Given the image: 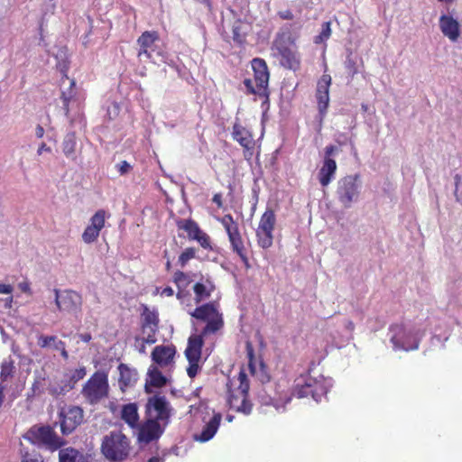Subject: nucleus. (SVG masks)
Masks as SVG:
<instances>
[{"label": "nucleus", "instance_id": "obj_8", "mask_svg": "<svg viewBox=\"0 0 462 462\" xmlns=\"http://www.w3.org/2000/svg\"><path fill=\"white\" fill-rule=\"evenodd\" d=\"M189 314L197 319L207 321V326L202 332L203 335L215 333L223 326L221 314L213 303L202 305L189 312Z\"/></svg>", "mask_w": 462, "mask_h": 462}, {"label": "nucleus", "instance_id": "obj_30", "mask_svg": "<svg viewBox=\"0 0 462 462\" xmlns=\"http://www.w3.org/2000/svg\"><path fill=\"white\" fill-rule=\"evenodd\" d=\"M76 144L75 134L69 133L66 134L62 142V151L67 158L75 160Z\"/></svg>", "mask_w": 462, "mask_h": 462}, {"label": "nucleus", "instance_id": "obj_3", "mask_svg": "<svg viewBox=\"0 0 462 462\" xmlns=\"http://www.w3.org/2000/svg\"><path fill=\"white\" fill-rule=\"evenodd\" d=\"M131 450L130 440L120 431L106 435L101 444L102 454L112 462H123Z\"/></svg>", "mask_w": 462, "mask_h": 462}, {"label": "nucleus", "instance_id": "obj_53", "mask_svg": "<svg viewBox=\"0 0 462 462\" xmlns=\"http://www.w3.org/2000/svg\"><path fill=\"white\" fill-rule=\"evenodd\" d=\"M12 372V365L8 363H3L1 366V378L5 380L10 375Z\"/></svg>", "mask_w": 462, "mask_h": 462}, {"label": "nucleus", "instance_id": "obj_2", "mask_svg": "<svg viewBox=\"0 0 462 462\" xmlns=\"http://www.w3.org/2000/svg\"><path fill=\"white\" fill-rule=\"evenodd\" d=\"M272 55L280 64L290 69H296L299 59L294 50V41L289 30L279 32L272 45Z\"/></svg>", "mask_w": 462, "mask_h": 462}, {"label": "nucleus", "instance_id": "obj_7", "mask_svg": "<svg viewBox=\"0 0 462 462\" xmlns=\"http://www.w3.org/2000/svg\"><path fill=\"white\" fill-rule=\"evenodd\" d=\"M254 79H245L244 84L252 94L266 96L269 82V72L265 61L262 59L252 60Z\"/></svg>", "mask_w": 462, "mask_h": 462}, {"label": "nucleus", "instance_id": "obj_57", "mask_svg": "<svg viewBox=\"0 0 462 462\" xmlns=\"http://www.w3.org/2000/svg\"><path fill=\"white\" fill-rule=\"evenodd\" d=\"M454 180H455V187H456L455 192H454L455 197H456V200L457 201H460V199H459V197L457 195V189H458V186H459V184L461 182V177L458 174H456L455 177H454Z\"/></svg>", "mask_w": 462, "mask_h": 462}, {"label": "nucleus", "instance_id": "obj_24", "mask_svg": "<svg viewBox=\"0 0 462 462\" xmlns=\"http://www.w3.org/2000/svg\"><path fill=\"white\" fill-rule=\"evenodd\" d=\"M248 368L252 375L255 376L262 383L269 382L270 376L266 371L264 364L263 362H259V364H256L254 361L252 349L248 350Z\"/></svg>", "mask_w": 462, "mask_h": 462}, {"label": "nucleus", "instance_id": "obj_52", "mask_svg": "<svg viewBox=\"0 0 462 462\" xmlns=\"http://www.w3.org/2000/svg\"><path fill=\"white\" fill-rule=\"evenodd\" d=\"M146 341L143 337H136L134 340V347L142 354L145 353Z\"/></svg>", "mask_w": 462, "mask_h": 462}, {"label": "nucleus", "instance_id": "obj_61", "mask_svg": "<svg viewBox=\"0 0 462 462\" xmlns=\"http://www.w3.org/2000/svg\"><path fill=\"white\" fill-rule=\"evenodd\" d=\"M18 287L21 291L23 292H29L30 291V285L27 282H23L18 284Z\"/></svg>", "mask_w": 462, "mask_h": 462}, {"label": "nucleus", "instance_id": "obj_47", "mask_svg": "<svg viewBox=\"0 0 462 462\" xmlns=\"http://www.w3.org/2000/svg\"><path fill=\"white\" fill-rule=\"evenodd\" d=\"M173 279L178 287H184L189 283L187 275L182 272H176Z\"/></svg>", "mask_w": 462, "mask_h": 462}, {"label": "nucleus", "instance_id": "obj_40", "mask_svg": "<svg viewBox=\"0 0 462 462\" xmlns=\"http://www.w3.org/2000/svg\"><path fill=\"white\" fill-rule=\"evenodd\" d=\"M157 331L158 327L145 328V326H142V337L149 345L154 344L157 341V338L155 337Z\"/></svg>", "mask_w": 462, "mask_h": 462}, {"label": "nucleus", "instance_id": "obj_1", "mask_svg": "<svg viewBox=\"0 0 462 462\" xmlns=\"http://www.w3.org/2000/svg\"><path fill=\"white\" fill-rule=\"evenodd\" d=\"M171 415L170 403L163 396H152L146 403L145 421L138 425V440L150 443L158 439L169 423Z\"/></svg>", "mask_w": 462, "mask_h": 462}, {"label": "nucleus", "instance_id": "obj_5", "mask_svg": "<svg viewBox=\"0 0 462 462\" xmlns=\"http://www.w3.org/2000/svg\"><path fill=\"white\" fill-rule=\"evenodd\" d=\"M362 180L359 174L346 175L337 183V198L345 208L352 207L359 199Z\"/></svg>", "mask_w": 462, "mask_h": 462}, {"label": "nucleus", "instance_id": "obj_34", "mask_svg": "<svg viewBox=\"0 0 462 462\" xmlns=\"http://www.w3.org/2000/svg\"><path fill=\"white\" fill-rule=\"evenodd\" d=\"M273 231L265 229H256L257 243L260 247L267 249L273 245Z\"/></svg>", "mask_w": 462, "mask_h": 462}, {"label": "nucleus", "instance_id": "obj_55", "mask_svg": "<svg viewBox=\"0 0 462 462\" xmlns=\"http://www.w3.org/2000/svg\"><path fill=\"white\" fill-rule=\"evenodd\" d=\"M278 15L283 20H292L294 17L293 14L290 10L280 11Z\"/></svg>", "mask_w": 462, "mask_h": 462}, {"label": "nucleus", "instance_id": "obj_21", "mask_svg": "<svg viewBox=\"0 0 462 462\" xmlns=\"http://www.w3.org/2000/svg\"><path fill=\"white\" fill-rule=\"evenodd\" d=\"M118 371L120 374L119 386L122 391H125L127 387H132L137 382L138 373L134 368L120 364Z\"/></svg>", "mask_w": 462, "mask_h": 462}, {"label": "nucleus", "instance_id": "obj_60", "mask_svg": "<svg viewBox=\"0 0 462 462\" xmlns=\"http://www.w3.org/2000/svg\"><path fill=\"white\" fill-rule=\"evenodd\" d=\"M212 200L214 203H216L217 205L218 208H222L223 203H222L221 194H219V193L215 194Z\"/></svg>", "mask_w": 462, "mask_h": 462}, {"label": "nucleus", "instance_id": "obj_38", "mask_svg": "<svg viewBox=\"0 0 462 462\" xmlns=\"http://www.w3.org/2000/svg\"><path fill=\"white\" fill-rule=\"evenodd\" d=\"M73 389V383H68L64 379L60 382V383H51L49 388V392L51 394L54 396L64 395L68 392Z\"/></svg>", "mask_w": 462, "mask_h": 462}, {"label": "nucleus", "instance_id": "obj_35", "mask_svg": "<svg viewBox=\"0 0 462 462\" xmlns=\"http://www.w3.org/2000/svg\"><path fill=\"white\" fill-rule=\"evenodd\" d=\"M249 25L240 20L236 21L232 27L233 39L238 43H242L248 32Z\"/></svg>", "mask_w": 462, "mask_h": 462}, {"label": "nucleus", "instance_id": "obj_14", "mask_svg": "<svg viewBox=\"0 0 462 462\" xmlns=\"http://www.w3.org/2000/svg\"><path fill=\"white\" fill-rule=\"evenodd\" d=\"M327 391L323 385L313 379H309L304 384L298 383L294 390V395L298 398L307 397L309 394L312 395V398L316 401H319V397L325 394Z\"/></svg>", "mask_w": 462, "mask_h": 462}, {"label": "nucleus", "instance_id": "obj_27", "mask_svg": "<svg viewBox=\"0 0 462 462\" xmlns=\"http://www.w3.org/2000/svg\"><path fill=\"white\" fill-rule=\"evenodd\" d=\"M147 375L148 377L145 383V390L147 393L152 392L150 389L151 386L161 387L166 383V378L162 374L156 366L152 365L148 370Z\"/></svg>", "mask_w": 462, "mask_h": 462}, {"label": "nucleus", "instance_id": "obj_41", "mask_svg": "<svg viewBox=\"0 0 462 462\" xmlns=\"http://www.w3.org/2000/svg\"><path fill=\"white\" fill-rule=\"evenodd\" d=\"M263 393H259V398L261 400V402L263 405H267V406L273 405L277 411H280L281 408H282V406L280 405L279 402L274 397H272L271 395H269L266 393L265 389H263Z\"/></svg>", "mask_w": 462, "mask_h": 462}, {"label": "nucleus", "instance_id": "obj_16", "mask_svg": "<svg viewBox=\"0 0 462 462\" xmlns=\"http://www.w3.org/2000/svg\"><path fill=\"white\" fill-rule=\"evenodd\" d=\"M331 85V77L328 74H323L317 84L316 97L320 114H325L329 103V87Z\"/></svg>", "mask_w": 462, "mask_h": 462}, {"label": "nucleus", "instance_id": "obj_51", "mask_svg": "<svg viewBox=\"0 0 462 462\" xmlns=\"http://www.w3.org/2000/svg\"><path fill=\"white\" fill-rule=\"evenodd\" d=\"M199 361H195V362H189V367L187 368V374L190 377V378H193L197 375L199 370V364H198Z\"/></svg>", "mask_w": 462, "mask_h": 462}, {"label": "nucleus", "instance_id": "obj_63", "mask_svg": "<svg viewBox=\"0 0 462 462\" xmlns=\"http://www.w3.org/2000/svg\"><path fill=\"white\" fill-rule=\"evenodd\" d=\"M79 337H80V339H81L82 341H84V342H89V341H90V339H91V336H90V334H88V333H86V334H80V335H79Z\"/></svg>", "mask_w": 462, "mask_h": 462}, {"label": "nucleus", "instance_id": "obj_32", "mask_svg": "<svg viewBox=\"0 0 462 462\" xmlns=\"http://www.w3.org/2000/svg\"><path fill=\"white\" fill-rule=\"evenodd\" d=\"M106 217H108V214L105 210L99 209L91 217L88 226H90L93 231H97L99 234L105 226Z\"/></svg>", "mask_w": 462, "mask_h": 462}, {"label": "nucleus", "instance_id": "obj_33", "mask_svg": "<svg viewBox=\"0 0 462 462\" xmlns=\"http://www.w3.org/2000/svg\"><path fill=\"white\" fill-rule=\"evenodd\" d=\"M276 223V217L273 209L268 208L262 215L258 226V229L274 230Z\"/></svg>", "mask_w": 462, "mask_h": 462}, {"label": "nucleus", "instance_id": "obj_54", "mask_svg": "<svg viewBox=\"0 0 462 462\" xmlns=\"http://www.w3.org/2000/svg\"><path fill=\"white\" fill-rule=\"evenodd\" d=\"M116 167L122 175L126 174L131 169V165L126 161L121 162Z\"/></svg>", "mask_w": 462, "mask_h": 462}, {"label": "nucleus", "instance_id": "obj_44", "mask_svg": "<svg viewBox=\"0 0 462 462\" xmlns=\"http://www.w3.org/2000/svg\"><path fill=\"white\" fill-rule=\"evenodd\" d=\"M196 251L194 248H187L179 257V263L183 267L190 259L195 257Z\"/></svg>", "mask_w": 462, "mask_h": 462}, {"label": "nucleus", "instance_id": "obj_10", "mask_svg": "<svg viewBox=\"0 0 462 462\" xmlns=\"http://www.w3.org/2000/svg\"><path fill=\"white\" fill-rule=\"evenodd\" d=\"M390 340L394 350H414L419 346L414 333L402 325H393L390 328Z\"/></svg>", "mask_w": 462, "mask_h": 462}, {"label": "nucleus", "instance_id": "obj_13", "mask_svg": "<svg viewBox=\"0 0 462 462\" xmlns=\"http://www.w3.org/2000/svg\"><path fill=\"white\" fill-rule=\"evenodd\" d=\"M60 428L64 435L71 433L83 420V410L78 406H69L60 411Z\"/></svg>", "mask_w": 462, "mask_h": 462}, {"label": "nucleus", "instance_id": "obj_28", "mask_svg": "<svg viewBox=\"0 0 462 462\" xmlns=\"http://www.w3.org/2000/svg\"><path fill=\"white\" fill-rule=\"evenodd\" d=\"M75 81L72 79L69 82V88L67 90L62 91L61 99L63 103V109L65 115L68 116L69 112L70 105H73L77 101V91L75 90Z\"/></svg>", "mask_w": 462, "mask_h": 462}, {"label": "nucleus", "instance_id": "obj_23", "mask_svg": "<svg viewBox=\"0 0 462 462\" xmlns=\"http://www.w3.org/2000/svg\"><path fill=\"white\" fill-rule=\"evenodd\" d=\"M233 138L240 143L241 146L249 150L253 148L254 141L247 129L238 123H235L232 132Z\"/></svg>", "mask_w": 462, "mask_h": 462}, {"label": "nucleus", "instance_id": "obj_43", "mask_svg": "<svg viewBox=\"0 0 462 462\" xmlns=\"http://www.w3.org/2000/svg\"><path fill=\"white\" fill-rule=\"evenodd\" d=\"M99 234L97 231H93L90 226H87L82 234V240L86 244H91L95 242Z\"/></svg>", "mask_w": 462, "mask_h": 462}, {"label": "nucleus", "instance_id": "obj_37", "mask_svg": "<svg viewBox=\"0 0 462 462\" xmlns=\"http://www.w3.org/2000/svg\"><path fill=\"white\" fill-rule=\"evenodd\" d=\"M55 58L57 60V68L62 74L66 75L69 63L68 50L63 47L58 49L57 52L55 53Z\"/></svg>", "mask_w": 462, "mask_h": 462}, {"label": "nucleus", "instance_id": "obj_6", "mask_svg": "<svg viewBox=\"0 0 462 462\" xmlns=\"http://www.w3.org/2000/svg\"><path fill=\"white\" fill-rule=\"evenodd\" d=\"M238 385L228 396V405L231 409L245 415L252 411V404L247 400L249 381L246 374L242 370L237 376Z\"/></svg>", "mask_w": 462, "mask_h": 462}, {"label": "nucleus", "instance_id": "obj_18", "mask_svg": "<svg viewBox=\"0 0 462 462\" xmlns=\"http://www.w3.org/2000/svg\"><path fill=\"white\" fill-rule=\"evenodd\" d=\"M221 419L222 415L219 412H214L213 417L207 422L201 433L196 434L194 439L199 442H206L211 439L217 431Z\"/></svg>", "mask_w": 462, "mask_h": 462}, {"label": "nucleus", "instance_id": "obj_20", "mask_svg": "<svg viewBox=\"0 0 462 462\" xmlns=\"http://www.w3.org/2000/svg\"><path fill=\"white\" fill-rule=\"evenodd\" d=\"M337 168L334 159H323L322 166L318 173V179L322 187H327L334 180Z\"/></svg>", "mask_w": 462, "mask_h": 462}, {"label": "nucleus", "instance_id": "obj_49", "mask_svg": "<svg viewBox=\"0 0 462 462\" xmlns=\"http://www.w3.org/2000/svg\"><path fill=\"white\" fill-rule=\"evenodd\" d=\"M194 239L197 240L203 248L210 247L209 237L204 232L201 231Z\"/></svg>", "mask_w": 462, "mask_h": 462}, {"label": "nucleus", "instance_id": "obj_22", "mask_svg": "<svg viewBox=\"0 0 462 462\" xmlns=\"http://www.w3.org/2000/svg\"><path fill=\"white\" fill-rule=\"evenodd\" d=\"M121 419L132 429H137L139 425L138 407L135 403H127L122 406Z\"/></svg>", "mask_w": 462, "mask_h": 462}, {"label": "nucleus", "instance_id": "obj_15", "mask_svg": "<svg viewBox=\"0 0 462 462\" xmlns=\"http://www.w3.org/2000/svg\"><path fill=\"white\" fill-rule=\"evenodd\" d=\"M439 25L441 32L449 41L455 42L460 36V24L457 19L448 14L439 17Z\"/></svg>", "mask_w": 462, "mask_h": 462}, {"label": "nucleus", "instance_id": "obj_64", "mask_svg": "<svg viewBox=\"0 0 462 462\" xmlns=\"http://www.w3.org/2000/svg\"><path fill=\"white\" fill-rule=\"evenodd\" d=\"M12 302H13V297H12V296H10V297L6 298V299L5 300V307H6V308H11V307H12Z\"/></svg>", "mask_w": 462, "mask_h": 462}, {"label": "nucleus", "instance_id": "obj_45", "mask_svg": "<svg viewBox=\"0 0 462 462\" xmlns=\"http://www.w3.org/2000/svg\"><path fill=\"white\" fill-rule=\"evenodd\" d=\"M22 462H43L42 456L37 453H29L21 449Z\"/></svg>", "mask_w": 462, "mask_h": 462}, {"label": "nucleus", "instance_id": "obj_50", "mask_svg": "<svg viewBox=\"0 0 462 462\" xmlns=\"http://www.w3.org/2000/svg\"><path fill=\"white\" fill-rule=\"evenodd\" d=\"M346 68L352 77H354L358 72L356 61L349 57L346 61Z\"/></svg>", "mask_w": 462, "mask_h": 462}, {"label": "nucleus", "instance_id": "obj_42", "mask_svg": "<svg viewBox=\"0 0 462 462\" xmlns=\"http://www.w3.org/2000/svg\"><path fill=\"white\" fill-rule=\"evenodd\" d=\"M86 368L80 367L79 369H76L73 374L68 377L65 378L68 383H73V387L75 386L76 383L81 379H83L86 375Z\"/></svg>", "mask_w": 462, "mask_h": 462}, {"label": "nucleus", "instance_id": "obj_39", "mask_svg": "<svg viewBox=\"0 0 462 462\" xmlns=\"http://www.w3.org/2000/svg\"><path fill=\"white\" fill-rule=\"evenodd\" d=\"M179 226L184 229L191 239H194L201 232L199 226L192 220H183Z\"/></svg>", "mask_w": 462, "mask_h": 462}, {"label": "nucleus", "instance_id": "obj_58", "mask_svg": "<svg viewBox=\"0 0 462 462\" xmlns=\"http://www.w3.org/2000/svg\"><path fill=\"white\" fill-rule=\"evenodd\" d=\"M13 292V287L9 284L0 283V293L11 294Z\"/></svg>", "mask_w": 462, "mask_h": 462}, {"label": "nucleus", "instance_id": "obj_46", "mask_svg": "<svg viewBox=\"0 0 462 462\" xmlns=\"http://www.w3.org/2000/svg\"><path fill=\"white\" fill-rule=\"evenodd\" d=\"M330 34H331L330 23H324L322 24V31H321L320 34L319 36H317L315 42L317 43L321 42L328 39Z\"/></svg>", "mask_w": 462, "mask_h": 462}, {"label": "nucleus", "instance_id": "obj_12", "mask_svg": "<svg viewBox=\"0 0 462 462\" xmlns=\"http://www.w3.org/2000/svg\"><path fill=\"white\" fill-rule=\"evenodd\" d=\"M55 303L60 311L75 313L81 310V295L72 290H54Z\"/></svg>", "mask_w": 462, "mask_h": 462}, {"label": "nucleus", "instance_id": "obj_31", "mask_svg": "<svg viewBox=\"0 0 462 462\" xmlns=\"http://www.w3.org/2000/svg\"><path fill=\"white\" fill-rule=\"evenodd\" d=\"M141 318H142V326H145V328L158 327L159 317H158L157 310H151L145 306L142 312Z\"/></svg>", "mask_w": 462, "mask_h": 462}, {"label": "nucleus", "instance_id": "obj_4", "mask_svg": "<svg viewBox=\"0 0 462 462\" xmlns=\"http://www.w3.org/2000/svg\"><path fill=\"white\" fill-rule=\"evenodd\" d=\"M108 377L104 371H97L92 374L81 390L82 397L91 405L97 404L105 400L108 396Z\"/></svg>", "mask_w": 462, "mask_h": 462}, {"label": "nucleus", "instance_id": "obj_36", "mask_svg": "<svg viewBox=\"0 0 462 462\" xmlns=\"http://www.w3.org/2000/svg\"><path fill=\"white\" fill-rule=\"evenodd\" d=\"M193 290L195 293V301L196 303H199L210 296L213 286L210 283L204 284L198 282L194 285Z\"/></svg>", "mask_w": 462, "mask_h": 462}, {"label": "nucleus", "instance_id": "obj_56", "mask_svg": "<svg viewBox=\"0 0 462 462\" xmlns=\"http://www.w3.org/2000/svg\"><path fill=\"white\" fill-rule=\"evenodd\" d=\"M156 293H161L162 296L171 297L174 291L171 287H166L162 291H160L159 288H156Z\"/></svg>", "mask_w": 462, "mask_h": 462}, {"label": "nucleus", "instance_id": "obj_26", "mask_svg": "<svg viewBox=\"0 0 462 462\" xmlns=\"http://www.w3.org/2000/svg\"><path fill=\"white\" fill-rule=\"evenodd\" d=\"M38 345L41 347H48L57 351H60L61 356L67 359L69 355L65 349V344L54 336H40L38 338Z\"/></svg>", "mask_w": 462, "mask_h": 462}, {"label": "nucleus", "instance_id": "obj_11", "mask_svg": "<svg viewBox=\"0 0 462 462\" xmlns=\"http://www.w3.org/2000/svg\"><path fill=\"white\" fill-rule=\"evenodd\" d=\"M220 222L227 233L232 250L237 254L245 264H247L248 259L245 253V247L237 224L234 221L231 215L224 216Z\"/></svg>", "mask_w": 462, "mask_h": 462}, {"label": "nucleus", "instance_id": "obj_19", "mask_svg": "<svg viewBox=\"0 0 462 462\" xmlns=\"http://www.w3.org/2000/svg\"><path fill=\"white\" fill-rule=\"evenodd\" d=\"M158 39V35L155 32H144L138 39V44L140 45V51L138 57L140 60L150 59L151 51L155 41Z\"/></svg>", "mask_w": 462, "mask_h": 462}, {"label": "nucleus", "instance_id": "obj_9", "mask_svg": "<svg viewBox=\"0 0 462 462\" xmlns=\"http://www.w3.org/2000/svg\"><path fill=\"white\" fill-rule=\"evenodd\" d=\"M23 438L31 442L42 443L52 451L65 444L64 440L58 437L49 426L32 427Z\"/></svg>", "mask_w": 462, "mask_h": 462}, {"label": "nucleus", "instance_id": "obj_29", "mask_svg": "<svg viewBox=\"0 0 462 462\" xmlns=\"http://www.w3.org/2000/svg\"><path fill=\"white\" fill-rule=\"evenodd\" d=\"M59 460L60 462H85L83 455L72 448L60 449Z\"/></svg>", "mask_w": 462, "mask_h": 462}, {"label": "nucleus", "instance_id": "obj_17", "mask_svg": "<svg viewBox=\"0 0 462 462\" xmlns=\"http://www.w3.org/2000/svg\"><path fill=\"white\" fill-rule=\"evenodd\" d=\"M175 348L171 346H157L152 353V360L160 366H167L173 362Z\"/></svg>", "mask_w": 462, "mask_h": 462}, {"label": "nucleus", "instance_id": "obj_59", "mask_svg": "<svg viewBox=\"0 0 462 462\" xmlns=\"http://www.w3.org/2000/svg\"><path fill=\"white\" fill-rule=\"evenodd\" d=\"M44 152H51V148L49 146L46 145V143H42L38 150H37V153L38 155H42Z\"/></svg>", "mask_w": 462, "mask_h": 462}, {"label": "nucleus", "instance_id": "obj_25", "mask_svg": "<svg viewBox=\"0 0 462 462\" xmlns=\"http://www.w3.org/2000/svg\"><path fill=\"white\" fill-rule=\"evenodd\" d=\"M203 340L201 336L196 335L189 337L188 347L185 350V355L189 362L199 360Z\"/></svg>", "mask_w": 462, "mask_h": 462}, {"label": "nucleus", "instance_id": "obj_62", "mask_svg": "<svg viewBox=\"0 0 462 462\" xmlns=\"http://www.w3.org/2000/svg\"><path fill=\"white\" fill-rule=\"evenodd\" d=\"M35 134L38 138H42L44 134V129L42 125H37L35 129Z\"/></svg>", "mask_w": 462, "mask_h": 462}, {"label": "nucleus", "instance_id": "obj_48", "mask_svg": "<svg viewBox=\"0 0 462 462\" xmlns=\"http://www.w3.org/2000/svg\"><path fill=\"white\" fill-rule=\"evenodd\" d=\"M339 152V148L335 145H328L324 149V160L333 159L332 157Z\"/></svg>", "mask_w": 462, "mask_h": 462}]
</instances>
